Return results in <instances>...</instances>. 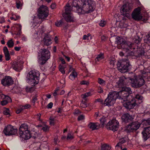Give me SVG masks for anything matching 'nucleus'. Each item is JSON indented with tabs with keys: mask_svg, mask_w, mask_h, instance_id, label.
<instances>
[{
	"mask_svg": "<svg viewBox=\"0 0 150 150\" xmlns=\"http://www.w3.org/2000/svg\"><path fill=\"white\" fill-rule=\"evenodd\" d=\"M150 78V71L144 73L142 76H139L136 77L135 79L131 77L128 79L131 81V86L134 88H139L144 85L145 81L144 78Z\"/></svg>",
	"mask_w": 150,
	"mask_h": 150,
	"instance_id": "obj_1",
	"label": "nucleus"
},
{
	"mask_svg": "<svg viewBox=\"0 0 150 150\" xmlns=\"http://www.w3.org/2000/svg\"><path fill=\"white\" fill-rule=\"evenodd\" d=\"M74 6L76 7L79 11L81 10L82 13H88L95 10L96 5L95 1L93 0H84V3L82 7H80L78 4Z\"/></svg>",
	"mask_w": 150,
	"mask_h": 150,
	"instance_id": "obj_2",
	"label": "nucleus"
},
{
	"mask_svg": "<svg viewBox=\"0 0 150 150\" xmlns=\"http://www.w3.org/2000/svg\"><path fill=\"white\" fill-rule=\"evenodd\" d=\"M40 73L36 70H32L30 71L27 74L26 81L32 86L38 84L40 79Z\"/></svg>",
	"mask_w": 150,
	"mask_h": 150,
	"instance_id": "obj_3",
	"label": "nucleus"
},
{
	"mask_svg": "<svg viewBox=\"0 0 150 150\" xmlns=\"http://www.w3.org/2000/svg\"><path fill=\"white\" fill-rule=\"evenodd\" d=\"M50 52L47 49H40L38 53V60L39 63L41 65L45 64L50 58Z\"/></svg>",
	"mask_w": 150,
	"mask_h": 150,
	"instance_id": "obj_4",
	"label": "nucleus"
},
{
	"mask_svg": "<svg viewBox=\"0 0 150 150\" xmlns=\"http://www.w3.org/2000/svg\"><path fill=\"white\" fill-rule=\"evenodd\" d=\"M117 65L118 70L122 73L129 71L132 67V65L127 59H122L118 61Z\"/></svg>",
	"mask_w": 150,
	"mask_h": 150,
	"instance_id": "obj_5",
	"label": "nucleus"
},
{
	"mask_svg": "<svg viewBox=\"0 0 150 150\" xmlns=\"http://www.w3.org/2000/svg\"><path fill=\"white\" fill-rule=\"evenodd\" d=\"M119 98V92L111 91L109 92L107 97L105 100L104 105L110 107L112 105L115 103L116 100Z\"/></svg>",
	"mask_w": 150,
	"mask_h": 150,
	"instance_id": "obj_6",
	"label": "nucleus"
},
{
	"mask_svg": "<svg viewBox=\"0 0 150 150\" xmlns=\"http://www.w3.org/2000/svg\"><path fill=\"white\" fill-rule=\"evenodd\" d=\"M116 39L115 43L120 45L122 48L125 49L128 51H129V48L132 49H135L134 43L129 42H127L125 39L119 36L116 37Z\"/></svg>",
	"mask_w": 150,
	"mask_h": 150,
	"instance_id": "obj_7",
	"label": "nucleus"
},
{
	"mask_svg": "<svg viewBox=\"0 0 150 150\" xmlns=\"http://www.w3.org/2000/svg\"><path fill=\"white\" fill-rule=\"evenodd\" d=\"M19 132L20 137L24 140L30 138V131L28 130V126L26 124L21 125L19 128Z\"/></svg>",
	"mask_w": 150,
	"mask_h": 150,
	"instance_id": "obj_8",
	"label": "nucleus"
},
{
	"mask_svg": "<svg viewBox=\"0 0 150 150\" xmlns=\"http://www.w3.org/2000/svg\"><path fill=\"white\" fill-rule=\"evenodd\" d=\"M123 104V106L127 109L130 110L134 108L137 105V100L132 96H130L127 100L125 101Z\"/></svg>",
	"mask_w": 150,
	"mask_h": 150,
	"instance_id": "obj_9",
	"label": "nucleus"
},
{
	"mask_svg": "<svg viewBox=\"0 0 150 150\" xmlns=\"http://www.w3.org/2000/svg\"><path fill=\"white\" fill-rule=\"evenodd\" d=\"M133 7V4L130 3H127L123 5L120 9L122 15L127 18H129L130 17L129 13L132 11Z\"/></svg>",
	"mask_w": 150,
	"mask_h": 150,
	"instance_id": "obj_10",
	"label": "nucleus"
},
{
	"mask_svg": "<svg viewBox=\"0 0 150 150\" xmlns=\"http://www.w3.org/2000/svg\"><path fill=\"white\" fill-rule=\"evenodd\" d=\"M141 124L137 121L132 122L126 126L125 130L128 133L133 132L139 128Z\"/></svg>",
	"mask_w": 150,
	"mask_h": 150,
	"instance_id": "obj_11",
	"label": "nucleus"
},
{
	"mask_svg": "<svg viewBox=\"0 0 150 150\" xmlns=\"http://www.w3.org/2000/svg\"><path fill=\"white\" fill-rule=\"evenodd\" d=\"M119 126V123L117 120L116 119H113L107 123L105 127L107 129L115 132L118 130Z\"/></svg>",
	"mask_w": 150,
	"mask_h": 150,
	"instance_id": "obj_12",
	"label": "nucleus"
},
{
	"mask_svg": "<svg viewBox=\"0 0 150 150\" xmlns=\"http://www.w3.org/2000/svg\"><path fill=\"white\" fill-rule=\"evenodd\" d=\"M38 16L40 18H47L49 14V10L46 6H41L38 9Z\"/></svg>",
	"mask_w": 150,
	"mask_h": 150,
	"instance_id": "obj_13",
	"label": "nucleus"
},
{
	"mask_svg": "<svg viewBox=\"0 0 150 150\" xmlns=\"http://www.w3.org/2000/svg\"><path fill=\"white\" fill-rule=\"evenodd\" d=\"M17 129H15L11 125H8L5 127L4 132L5 135L10 136L14 135L17 133Z\"/></svg>",
	"mask_w": 150,
	"mask_h": 150,
	"instance_id": "obj_14",
	"label": "nucleus"
},
{
	"mask_svg": "<svg viewBox=\"0 0 150 150\" xmlns=\"http://www.w3.org/2000/svg\"><path fill=\"white\" fill-rule=\"evenodd\" d=\"M14 81L10 76H6L1 80V83L4 87H8L13 83Z\"/></svg>",
	"mask_w": 150,
	"mask_h": 150,
	"instance_id": "obj_15",
	"label": "nucleus"
},
{
	"mask_svg": "<svg viewBox=\"0 0 150 150\" xmlns=\"http://www.w3.org/2000/svg\"><path fill=\"white\" fill-rule=\"evenodd\" d=\"M121 119L122 122L127 123L132 122L134 119V116L130 115L129 113H124L121 116Z\"/></svg>",
	"mask_w": 150,
	"mask_h": 150,
	"instance_id": "obj_16",
	"label": "nucleus"
},
{
	"mask_svg": "<svg viewBox=\"0 0 150 150\" xmlns=\"http://www.w3.org/2000/svg\"><path fill=\"white\" fill-rule=\"evenodd\" d=\"M12 67L15 71H19L23 68V63L18 60H16L13 62Z\"/></svg>",
	"mask_w": 150,
	"mask_h": 150,
	"instance_id": "obj_17",
	"label": "nucleus"
},
{
	"mask_svg": "<svg viewBox=\"0 0 150 150\" xmlns=\"http://www.w3.org/2000/svg\"><path fill=\"white\" fill-rule=\"evenodd\" d=\"M142 134L144 141H146L150 137V127L144 128Z\"/></svg>",
	"mask_w": 150,
	"mask_h": 150,
	"instance_id": "obj_18",
	"label": "nucleus"
},
{
	"mask_svg": "<svg viewBox=\"0 0 150 150\" xmlns=\"http://www.w3.org/2000/svg\"><path fill=\"white\" fill-rule=\"evenodd\" d=\"M50 37L49 35H46L45 36L43 39V44L45 45L48 46L52 43Z\"/></svg>",
	"mask_w": 150,
	"mask_h": 150,
	"instance_id": "obj_19",
	"label": "nucleus"
},
{
	"mask_svg": "<svg viewBox=\"0 0 150 150\" xmlns=\"http://www.w3.org/2000/svg\"><path fill=\"white\" fill-rule=\"evenodd\" d=\"M126 78L124 76H121L119 78V80L117 82V84L119 88H122L125 84V81Z\"/></svg>",
	"mask_w": 150,
	"mask_h": 150,
	"instance_id": "obj_20",
	"label": "nucleus"
},
{
	"mask_svg": "<svg viewBox=\"0 0 150 150\" xmlns=\"http://www.w3.org/2000/svg\"><path fill=\"white\" fill-rule=\"evenodd\" d=\"M137 54L136 56L137 57H142L144 56H149V55H148L146 52L144 51V50L142 49L140 47L139 49H138L137 52Z\"/></svg>",
	"mask_w": 150,
	"mask_h": 150,
	"instance_id": "obj_21",
	"label": "nucleus"
},
{
	"mask_svg": "<svg viewBox=\"0 0 150 150\" xmlns=\"http://www.w3.org/2000/svg\"><path fill=\"white\" fill-rule=\"evenodd\" d=\"M100 124L98 122H90L88 125V127L92 130L97 129L100 127Z\"/></svg>",
	"mask_w": 150,
	"mask_h": 150,
	"instance_id": "obj_22",
	"label": "nucleus"
},
{
	"mask_svg": "<svg viewBox=\"0 0 150 150\" xmlns=\"http://www.w3.org/2000/svg\"><path fill=\"white\" fill-rule=\"evenodd\" d=\"M120 93L121 96H119V98H118L123 99L124 101H125L128 99L129 96H132L131 94H129L125 91H121Z\"/></svg>",
	"mask_w": 150,
	"mask_h": 150,
	"instance_id": "obj_23",
	"label": "nucleus"
},
{
	"mask_svg": "<svg viewBox=\"0 0 150 150\" xmlns=\"http://www.w3.org/2000/svg\"><path fill=\"white\" fill-rule=\"evenodd\" d=\"M1 97L3 99L4 98L6 99V100H4L1 101V104L2 105H6L8 103V101H11V98L8 96L2 94L1 96Z\"/></svg>",
	"mask_w": 150,
	"mask_h": 150,
	"instance_id": "obj_24",
	"label": "nucleus"
},
{
	"mask_svg": "<svg viewBox=\"0 0 150 150\" xmlns=\"http://www.w3.org/2000/svg\"><path fill=\"white\" fill-rule=\"evenodd\" d=\"M150 44L145 43H142L141 45V47L143 50H144V51L147 52L148 51H150Z\"/></svg>",
	"mask_w": 150,
	"mask_h": 150,
	"instance_id": "obj_25",
	"label": "nucleus"
},
{
	"mask_svg": "<svg viewBox=\"0 0 150 150\" xmlns=\"http://www.w3.org/2000/svg\"><path fill=\"white\" fill-rule=\"evenodd\" d=\"M72 8L69 4H67L65 7V13L66 15H71Z\"/></svg>",
	"mask_w": 150,
	"mask_h": 150,
	"instance_id": "obj_26",
	"label": "nucleus"
},
{
	"mask_svg": "<svg viewBox=\"0 0 150 150\" xmlns=\"http://www.w3.org/2000/svg\"><path fill=\"white\" fill-rule=\"evenodd\" d=\"M70 15H66V16L65 15V16H63L65 18V20L67 22H74V18L73 17H72Z\"/></svg>",
	"mask_w": 150,
	"mask_h": 150,
	"instance_id": "obj_27",
	"label": "nucleus"
},
{
	"mask_svg": "<svg viewBox=\"0 0 150 150\" xmlns=\"http://www.w3.org/2000/svg\"><path fill=\"white\" fill-rule=\"evenodd\" d=\"M132 18L135 21H139L142 18V16L140 14H132Z\"/></svg>",
	"mask_w": 150,
	"mask_h": 150,
	"instance_id": "obj_28",
	"label": "nucleus"
},
{
	"mask_svg": "<svg viewBox=\"0 0 150 150\" xmlns=\"http://www.w3.org/2000/svg\"><path fill=\"white\" fill-rule=\"evenodd\" d=\"M30 138L32 137L35 139L38 137V133L34 131H31V132L30 131Z\"/></svg>",
	"mask_w": 150,
	"mask_h": 150,
	"instance_id": "obj_29",
	"label": "nucleus"
},
{
	"mask_svg": "<svg viewBox=\"0 0 150 150\" xmlns=\"http://www.w3.org/2000/svg\"><path fill=\"white\" fill-rule=\"evenodd\" d=\"M77 74L75 71H73L69 76V79L72 80H74L75 78L77 77Z\"/></svg>",
	"mask_w": 150,
	"mask_h": 150,
	"instance_id": "obj_30",
	"label": "nucleus"
},
{
	"mask_svg": "<svg viewBox=\"0 0 150 150\" xmlns=\"http://www.w3.org/2000/svg\"><path fill=\"white\" fill-rule=\"evenodd\" d=\"M122 88V91H125L130 94H131L132 93V91L131 90V89L130 88L127 87L126 86H124Z\"/></svg>",
	"mask_w": 150,
	"mask_h": 150,
	"instance_id": "obj_31",
	"label": "nucleus"
},
{
	"mask_svg": "<svg viewBox=\"0 0 150 150\" xmlns=\"http://www.w3.org/2000/svg\"><path fill=\"white\" fill-rule=\"evenodd\" d=\"M111 149V146L109 145L106 144H104L101 146V149L102 150H110Z\"/></svg>",
	"mask_w": 150,
	"mask_h": 150,
	"instance_id": "obj_32",
	"label": "nucleus"
},
{
	"mask_svg": "<svg viewBox=\"0 0 150 150\" xmlns=\"http://www.w3.org/2000/svg\"><path fill=\"white\" fill-rule=\"evenodd\" d=\"M134 98L137 101V100L138 101H139V103H140L142 102V100L143 98L141 95L137 94L135 96Z\"/></svg>",
	"mask_w": 150,
	"mask_h": 150,
	"instance_id": "obj_33",
	"label": "nucleus"
},
{
	"mask_svg": "<svg viewBox=\"0 0 150 150\" xmlns=\"http://www.w3.org/2000/svg\"><path fill=\"white\" fill-rule=\"evenodd\" d=\"M66 65L63 66L61 64H60L59 66V71L61 72V73L63 74L65 73V71L64 70V69L66 68Z\"/></svg>",
	"mask_w": 150,
	"mask_h": 150,
	"instance_id": "obj_34",
	"label": "nucleus"
},
{
	"mask_svg": "<svg viewBox=\"0 0 150 150\" xmlns=\"http://www.w3.org/2000/svg\"><path fill=\"white\" fill-rule=\"evenodd\" d=\"M35 89L34 86H27L25 88V91L28 93H32L35 90Z\"/></svg>",
	"mask_w": 150,
	"mask_h": 150,
	"instance_id": "obj_35",
	"label": "nucleus"
},
{
	"mask_svg": "<svg viewBox=\"0 0 150 150\" xmlns=\"http://www.w3.org/2000/svg\"><path fill=\"white\" fill-rule=\"evenodd\" d=\"M22 0H16V8L18 9L20 7H21L23 5Z\"/></svg>",
	"mask_w": 150,
	"mask_h": 150,
	"instance_id": "obj_36",
	"label": "nucleus"
},
{
	"mask_svg": "<svg viewBox=\"0 0 150 150\" xmlns=\"http://www.w3.org/2000/svg\"><path fill=\"white\" fill-rule=\"evenodd\" d=\"M7 45L9 48H12L14 46V42L13 41L12 39L7 42Z\"/></svg>",
	"mask_w": 150,
	"mask_h": 150,
	"instance_id": "obj_37",
	"label": "nucleus"
},
{
	"mask_svg": "<svg viewBox=\"0 0 150 150\" xmlns=\"http://www.w3.org/2000/svg\"><path fill=\"white\" fill-rule=\"evenodd\" d=\"M107 119V117L103 116L100 119V123L102 125H104L105 123L106 122V120Z\"/></svg>",
	"mask_w": 150,
	"mask_h": 150,
	"instance_id": "obj_38",
	"label": "nucleus"
},
{
	"mask_svg": "<svg viewBox=\"0 0 150 150\" xmlns=\"http://www.w3.org/2000/svg\"><path fill=\"white\" fill-rule=\"evenodd\" d=\"M126 142V140L124 138H122L120 139V142L119 143H117L116 145V146H120L122 144H123L125 143Z\"/></svg>",
	"mask_w": 150,
	"mask_h": 150,
	"instance_id": "obj_39",
	"label": "nucleus"
},
{
	"mask_svg": "<svg viewBox=\"0 0 150 150\" xmlns=\"http://www.w3.org/2000/svg\"><path fill=\"white\" fill-rule=\"evenodd\" d=\"M142 40V39L140 38L139 36H137L136 37L134 40V42L137 44L140 43Z\"/></svg>",
	"mask_w": 150,
	"mask_h": 150,
	"instance_id": "obj_40",
	"label": "nucleus"
},
{
	"mask_svg": "<svg viewBox=\"0 0 150 150\" xmlns=\"http://www.w3.org/2000/svg\"><path fill=\"white\" fill-rule=\"evenodd\" d=\"M141 9L139 7H138L135 9L134 11L133 12L132 14H140Z\"/></svg>",
	"mask_w": 150,
	"mask_h": 150,
	"instance_id": "obj_41",
	"label": "nucleus"
},
{
	"mask_svg": "<svg viewBox=\"0 0 150 150\" xmlns=\"http://www.w3.org/2000/svg\"><path fill=\"white\" fill-rule=\"evenodd\" d=\"M38 97V96L37 94L35 95L34 96L32 97V103H33V105L35 106V103L36 101H37L38 100L37 97Z\"/></svg>",
	"mask_w": 150,
	"mask_h": 150,
	"instance_id": "obj_42",
	"label": "nucleus"
},
{
	"mask_svg": "<svg viewBox=\"0 0 150 150\" xmlns=\"http://www.w3.org/2000/svg\"><path fill=\"white\" fill-rule=\"evenodd\" d=\"M146 38L144 40V42L150 44V33L146 36Z\"/></svg>",
	"mask_w": 150,
	"mask_h": 150,
	"instance_id": "obj_43",
	"label": "nucleus"
},
{
	"mask_svg": "<svg viewBox=\"0 0 150 150\" xmlns=\"http://www.w3.org/2000/svg\"><path fill=\"white\" fill-rule=\"evenodd\" d=\"M91 92H87L83 94H82L81 95V97L83 98H85L87 97H88L89 96H91Z\"/></svg>",
	"mask_w": 150,
	"mask_h": 150,
	"instance_id": "obj_44",
	"label": "nucleus"
},
{
	"mask_svg": "<svg viewBox=\"0 0 150 150\" xmlns=\"http://www.w3.org/2000/svg\"><path fill=\"white\" fill-rule=\"evenodd\" d=\"M103 58V54H101L97 55L96 60V59L97 61H98L102 59Z\"/></svg>",
	"mask_w": 150,
	"mask_h": 150,
	"instance_id": "obj_45",
	"label": "nucleus"
},
{
	"mask_svg": "<svg viewBox=\"0 0 150 150\" xmlns=\"http://www.w3.org/2000/svg\"><path fill=\"white\" fill-rule=\"evenodd\" d=\"M3 113L4 115H6L8 117H9L10 116L9 112V109L8 108L6 110L4 111Z\"/></svg>",
	"mask_w": 150,
	"mask_h": 150,
	"instance_id": "obj_46",
	"label": "nucleus"
},
{
	"mask_svg": "<svg viewBox=\"0 0 150 150\" xmlns=\"http://www.w3.org/2000/svg\"><path fill=\"white\" fill-rule=\"evenodd\" d=\"M80 107L82 108H85L87 107V104L86 102H82L80 105Z\"/></svg>",
	"mask_w": 150,
	"mask_h": 150,
	"instance_id": "obj_47",
	"label": "nucleus"
},
{
	"mask_svg": "<svg viewBox=\"0 0 150 150\" xmlns=\"http://www.w3.org/2000/svg\"><path fill=\"white\" fill-rule=\"evenodd\" d=\"M63 23L62 21V20H59V21H57L56 22H55V25L57 27H60L61 25H62V24Z\"/></svg>",
	"mask_w": 150,
	"mask_h": 150,
	"instance_id": "obj_48",
	"label": "nucleus"
},
{
	"mask_svg": "<svg viewBox=\"0 0 150 150\" xmlns=\"http://www.w3.org/2000/svg\"><path fill=\"white\" fill-rule=\"evenodd\" d=\"M98 82L101 85H105V81L103 79L100 78H98Z\"/></svg>",
	"mask_w": 150,
	"mask_h": 150,
	"instance_id": "obj_49",
	"label": "nucleus"
},
{
	"mask_svg": "<svg viewBox=\"0 0 150 150\" xmlns=\"http://www.w3.org/2000/svg\"><path fill=\"white\" fill-rule=\"evenodd\" d=\"M85 119V116L83 115H79L77 118V120L78 121L82 120Z\"/></svg>",
	"mask_w": 150,
	"mask_h": 150,
	"instance_id": "obj_50",
	"label": "nucleus"
},
{
	"mask_svg": "<svg viewBox=\"0 0 150 150\" xmlns=\"http://www.w3.org/2000/svg\"><path fill=\"white\" fill-rule=\"evenodd\" d=\"M95 102H100L102 104H104L103 100L101 98L96 99L95 101Z\"/></svg>",
	"mask_w": 150,
	"mask_h": 150,
	"instance_id": "obj_51",
	"label": "nucleus"
},
{
	"mask_svg": "<svg viewBox=\"0 0 150 150\" xmlns=\"http://www.w3.org/2000/svg\"><path fill=\"white\" fill-rule=\"evenodd\" d=\"M81 112L80 111L79 109H75L74 110V114L75 115H78L79 114H80Z\"/></svg>",
	"mask_w": 150,
	"mask_h": 150,
	"instance_id": "obj_52",
	"label": "nucleus"
},
{
	"mask_svg": "<svg viewBox=\"0 0 150 150\" xmlns=\"http://www.w3.org/2000/svg\"><path fill=\"white\" fill-rule=\"evenodd\" d=\"M3 52L5 54L9 53V52L6 46H5L3 48Z\"/></svg>",
	"mask_w": 150,
	"mask_h": 150,
	"instance_id": "obj_53",
	"label": "nucleus"
},
{
	"mask_svg": "<svg viewBox=\"0 0 150 150\" xmlns=\"http://www.w3.org/2000/svg\"><path fill=\"white\" fill-rule=\"evenodd\" d=\"M80 83L81 85H88L89 84L88 82L85 80L82 81Z\"/></svg>",
	"mask_w": 150,
	"mask_h": 150,
	"instance_id": "obj_54",
	"label": "nucleus"
},
{
	"mask_svg": "<svg viewBox=\"0 0 150 150\" xmlns=\"http://www.w3.org/2000/svg\"><path fill=\"white\" fill-rule=\"evenodd\" d=\"M4 55L6 60L8 61L10 59L11 57L10 56L9 53L5 54Z\"/></svg>",
	"mask_w": 150,
	"mask_h": 150,
	"instance_id": "obj_55",
	"label": "nucleus"
},
{
	"mask_svg": "<svg viewBox=\"0 0 150 150\" xmlns=\"http://www.w3.org/2000/svg\"><path fill=\"white\" fill-rule=\"evenodd\" d=\"M105 23L106 22L105 21L101 20L99 23V25L100 26L103 27L105 26Z\"/></svg>",
	"mask_w": 150,
	"mask_h": 150,
	"instance_id": "obj_56",
	"label": "nucleus"
},
{
	"mask_svg": "<svg viewBox=\"0 0 150 150\" xmlns=\"http://www.w3.org/2000/svg\"><path fill=\"white\" fill-rule=\"evenodd\" d=\"M31 106L30 105L27 104L23 106L22 107L23 110L24 109H28Z\"/></svg>",
	"mask_w": 150,
	"mask_h": 150,
	"instance_id": "obj_57",
	"label": "nucleus"
},
{
	"mask_svg": "<svg viewBox=\"0 0 150 150\" xmlns=\"http://www.w3.org/2000/svg\"><path fill=\"white\" fill-rule=\"evenodd\" d=\"M42 129L43 130L44 132H47L49 131V128L47 126H45L42 128Z\"/></svg>",
	"mask_w": 150,
	"mask_h": 150,
	"instance_id": "obj_58",
	"label": "nucleus"
},
{
	"mask_svg": "<svg viewBox=\"0 0 150 150\" xmlns=\"http://www.w3.org/2000/svg\"><path fill=\"white\" fill-rule=\"evenodd\" d=\"M12 90L14 91V92L15 93H17L19 92V91L18 90V88L17 87L13 88Z\"/></svg>",
	"mask_w": 150,
	"mask_h": 150,
	"instance_id": "obj_59",
	"label": "nucleus"
},
{
	"mask_svg": "<svg viewBox=\"0 0 150 150\" xmlns=\"http://www.w3.org/2000/svg\"><path fill=\"white\" fill-rule=\"evenodd\" d=\"M73 138V136L71 134H68L67 135V140L72 139Z\"/></svg>",
	"mask_w": 150,
	"mask_h": 150,
	"instance_id": "obj_60",
	"label": "nucleus"
},
{
	"mask_svg": "<svg viewBox=\"0 0 150 150\" xmlns=\"http://www.w3.org/2000/svg\"><path fill=\"white\" fill-rule=\"evenodd\" d=\"M110 65L113 66L115 63L116 61L114 60L110 59Z\"/></svg>",
	"mask_w": 150,
	"mask_h": 150,
	"instance_id": "obj_61",
	"label": "nucleus"
},
{
	"mask_svg": "<svg viewBox=\"0 0 150 150\" xmlns=\"http://www.w3.org/2000/svg\"><path fill=\"white\" fill-rule=\"evenodd\" d=\"M59 60H60V61H61V63L62 64H66H66H66V62H65L64 59L62 57H60L59 58Z\"/></svg>",
	"mask_w": 150,
	"mask_h": 150,
	"instance_id": "obj_62",
	"label": "nucleus"
},
{
	"mask_svg": "<svg viewBox=\"0 0 150 150\" xmlns=\"http://www.w3.org/2000/svg\"><path fill=\"white\" fill-rule=\"evenodd\" d=\"M53 104L52 102L50 103L47 105V108L50 109L51 108H52Z\"/></svg>",
	"mask_w": 150,
	"mask_h": 150,
	"instance_id": "obj_63",
	"label": "nucleus"
},
{
	"mask_svg": "<svg viewBox=\"0 0 150 150\" xmlns=\"http://www.w3.org/2000/svg\"><path fill=\"white\" fill-rule=\"evenodd\" d=\"M71 71H75L74 69L73 68L72 66V65H69V72H71Z\"/></svg>",
	"mask_w": 150,
	"mask_h": 150,
	"instance_id": "obj_64",
	"label": "nucleus"
}]
</instances>
